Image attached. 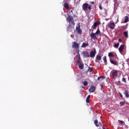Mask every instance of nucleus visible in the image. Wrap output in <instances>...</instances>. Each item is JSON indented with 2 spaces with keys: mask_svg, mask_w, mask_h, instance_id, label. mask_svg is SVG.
<instances>
[{
  "mask_svg": "<svg viewBox=\"0 0 129 129\" xmlns=\"http://www.w3.org/2000/svg\"><path fill=\"white\" fill-rule=\"evenodd\" d=\"M76 31L78 35H81L82 34V29L81 28L80 24L79 23L76 26Z\"/></svg>",
  "mask_w": 129,
  "mask_h": 129,
  "instance_id": "nucleus-1",
  "label": "nucleus"
},
{
  "mask_svg": "<svg viewBox=\"0 0 129 129\" xmlns=\"http://www.w3.org/2000/svg\"><path fill=\"white\" fill-rule=\"evenodd\" d=\"M108 28L111 30H113L115 28V24L113 22H110L108 25Z\"/></svg>",
  "mask_w": 129,
  "mask_h": 129,
  "instance_id": "nucleus-2",
  "label": "nucleus"
},
{
  "mask_svg": "<svg viewBox=\"0 0 129 129\" xmlns=\"http://www.w3.org/2000/svg\"><path fill=\"white\" fill-rule=\"evenodd\" d=\"M96 54V50L94 49V51L93 50L91 51L89 56L91 58H94V57H95Z\"/></svg>",
  "mask_w": 129,
  "mask_h": 129,
  "instance_id": "nucleus-3",
  "label": "nucleus"
},
{
  "mask_svg": "<svg viewBox=\"0 0 129 129\" xmlns=\"http://www.w3.org/2000/svg\"><path fill=\"white\" fill-rule=\"evenodd\" d=\"M118 71H114L112 73V76L111 77V78L112 79H114V78L117 76Z\"/></svg>",
  "mask_w": 129,
  "mask_h": 129,
  "instance_id": "nucleus-4",
  "label": "nucleus"
},
{
  "mask_svg": "<svg viewBox=\"0 0 129 129\" xmlns=\"http://www.w3.org/2000/svg\"><path fill=\"white\" fill-rule=\"evenodd\" d=\"M82 54L84 58H89L90 57L89 53H88V51H83Z\"/></svg>",
  "mask_w": 129,
  "mask_h": 129,
  "instance_id": "nucleus-5",
  "label": "nucleus"
},
{
  "mask_svg": "<svg viewBox=\"0 0 129 129\" xmlns=\"http://www.w3.org/2000/svg\"><path fill=\"white\" fill-rule=\"evenodd\" d=\"M77 63L79 66V68L81 70L83 69V68H84V64H83V63H81V61L80 60H78L77 61Z\"/></svg>",
  "mask_w": 129,
  "mask_h": 129,
  "instance_id": "nucleus-6",
  "label": "nucleus"
},
{
  "mask_svg": "<svg viewBox=\"0 0 129 129\" xmlns=\"http://www.w3.org/2000/svg\"><path fill=\"white\" fill-rule=\"evenodd\" d=\"M72 48H75V49H78V48H79V44L76 42V41H74L73 43Z\"/></svg>",
  "mask_w": 129,
  "mask_h": 129,
  "instance_id": "nucleus-7",
  "label": "nucleus"
},
{
  "mask_svg": "<svg viewBox=\"0 0 129 129\" xmlns=\"http://www.w3.org/2000/svg\"><path fill=\"white\" fill-rule=\"evenodd\" d=\"M88 6H89V5L88 3H84L82 6L83 11H87V9H88Z\"/></svg>",
  "mask_w": 129,
  "mask_h": 129,
  "instance_id": "nucleus-8",
  "label": "nucleus"
},
{
  "mask_svg": "<svg viewBox=\"0 0 129 129\" xmlns=\"http://www.w3.org/2000/svg\"><path fill=\"white\" fill-rule=\"evenodd\" d=\"M95 87L93 86H91V87L89 88V92H94L95 91Z\"/></svg>",
  "mask_w": 129,
  "mask_h": 129,
  "instance_id": "nucleus-9",
  "label": "nucleus"
},
{
  "mask_svg": "<svg viewBox=\"0 0 129 129\" xmlns=\"http://www.w3.org/2000/svg\"><path fill=\"white\" fill-rule=\"evenodd\" d=\"M124 48V45L121 44L120 47L118 48L119 51L120 53H121L123 51V49Z\"/></svg>",
  "mask_w": 129,
  "mask_h": 129,
  "instance_id": "nucleus-10",
  "label": "nucleus"
},
{
  "mask_svg": "<svg viewBox=\"0 0 129 129\" xmlns=\"http://www.w3.org/2000/svg\"><path fill=\"white\" fill-rule=\"evenodd\" d=\"M67 22H69L70 23V22H72L73 21V17H72V16H68L67 19Z\"/></svg>",
  "mask_w": 129,
  "mask_h": 129,
  "instance_id": "nucleus-11",
  "label": "nucleus"
},
{
  "mask_svg": "<svg viewBox=\"0 0 129 129\" xmlns=\"http://www.w3.org/2000/svg\"><path fill=\"white\" fill-rule=\"evenodd\" d=\"M90 37L91 38H94L95 39H97V37L96 36V34L93 32H92L90 34Z\"/></svg>",
  "mask_w": 129,
  "mask_h": 129,
  "instance_id": "nucleus-12",
  "label": "nucleus"
},
{
  "mask_svg": "<svg viewBox=\"0 0 129 129\" xmlns=\"http://www.w3.org/2000/svg\"><path fill=\"white\" fill-rule=\"evenodd\" d=\"M110 63H111V64H113V65H115V66L118 65V62H117L113 60L110 59Z\"/></svg>",
  "mask_w": 129,
  "mask_h": 129,
  "instance_id": "nucleus-13",
  "label": "nucleus"
},
{
  "mask_svg": "<svg viewBox=\"0 0 129 129\" xmlns=\"http://www.w3.org/2000/svg\"><path fill=\"white\" fill-rule=\"evenodd\" d=\"M87 46H89V44L88 43V42H87V43L83 42L81 47L82 48H86V47H87Z\"/></svg>",
  "mask_w": 129,
  "mask_h": 129,
  "instance_id": "nucleus-14",
  "label": "nucleus"
},
{
  "mask_svg": "<svg viewBox=\"0 0 129 129\" xmlns=\"http://www.w3.org/2000/svg\"><path fill=\"white\" fill-rule=\"evenodd\" d=\"M63 7H64V8L67 9V10H68L69 9V5L67 3H64Z\"/></svg>",
  "mask_w": 129,
  "mask_h": 129,
  "instance_id": "nucleus-15",
  "label": "nucleus"
},
{
  "mask_svg": "<svg viewBox=\"0 0 129 129\" xmlns=\"http://www.w3.org/2000/svg\"><path fill=\"white\" fill-rule=\"evenodd\" d=\"M124 94L125 97H126V98H128V97H129L128 91H125V92H124Z\"/></svg>",
  "mask_w": 129,
  "mask_h": 129,
  "instance_id": "nucleus-16",
  "label": "nucleus"
},
{
  "mask_svg": "<svg viewBox=\"0 0 129 129\" xmlns=\"http://www.w3.org/2000/svg\"><path fill=\"white\" fill-rule=\"evenodd\" d=\"M103 60H104L105 65H107V60L106 59V56L103 57Z\"/></svg>",
  "mask_w": 129,
  "mask_h": 129,
  "instance_id": "nucleus-17",
  "label": "nucleus"
},
{
  "mask_svg": "<svg viewBox=\"0 0 129 129\" xmlns=\"http://www.w3.org/2000/svg\"><path fill=\"white\" fill-rule=\"evenodd\" d=\"M96 36L97 37L98 36H101V34H100V30H97L96 33Z\"/></svg>",
  "mask_w": 129,
  "mask_h": 129,
  "instance_id": "nucleus-18",
  "label": "nucleus"
},
{
  "mask_svg": "<svg viewBox=\"0 0 129 129\" xmlns=\"http://www.w3.org/2000/svg\"><path fill=\"white\" fill-rule=\"evenodd\" d=\"M105 79V77L103 76H101L100 77H98L97 78V80H102L103 79Z\"/></svg>",
  "mask_w": 129,
  "mask_h": 129,
  "instance_id": "nucleus-19",
  "label": "nucleus"
},
{
  "mask_svg": "<svg viewBox=\"0 0 129 129\" xmlns=\"http://www.w3.org/2000/svg\"><path fill=\"white\" fill-rule=\"evenodd\" d=\"M123 35L126 38H128V32L127 31L124 32Z\"/></svg>",
  "mask_w": 129,
  "mask_h": 129,
  "instance_id": "nucleus-20",
  "label": "nucleus"
},
{
  "mask_svg": "<svg viewBox=\"0 0 129 129\" xmlns=\"http://www.w3.org/2000/svg\"><path fill=\"white\" fill-rule=\"evenodd\" d=\"M96 60H98V61H101V56L97 55L96 57Z\"/></svg>",
  "mask_w": 129,
  "mask_h": 129,
  "instance_id": "nucleus-21",
  "label": "nucleus"
},
{
  "mask_svg": "<svg viewBox=\"0 0 129 129\" xmlns=\"http://www.w3.org/2000/svg\"><path fill=\"white\" fill-rule=\"evenodd\" d=\"M89 99H90V95H89L87 97V99L86 100L87 103H89L90 102Z\"/></svg>",
  "mask_w": 129,
  "mask_h": 129,
  "instance_id": "nucleus-22",
  "label": "nucleus"
},
{
  "mask_svg": "<svg viewBox=\"0 0 129 129\" xmlns=\"http://www.w3.org/2000/svg\"><path fill=\"white\" fill-rule=\"evenodd\" d=\"M129 20H128V17L127 16H125L124 17V23H127V22H128Z\"/></svg>",
  "mask_w": 129,
  "mask_h": 129,
  "instance_id": "nucleus-23",
  "label": "nucleus"
},
{
  "mask_svg": "<svg viewBox=\"0 0 129 129\" xmlns=\"http://www.w3.org/2000/svg\"><path fill=\"white\" fill-rule=\"evenodd\" d=\"M94 124H95L96 126H99V124H98V121L97 120H95Z\"/></svg>",
  "mask_w": 129,
  "mask_h": 129,
  "instance_id": "nucleus-24",
  "label": "nucleus"
},
{
  "mask_svg": "<svg viewBox=\"0 0 129 129\" xmlns=\"http://www.w3.org/2000/svg\"><path fill=\"white\" fill-rule=\"evenodd\" d=\"M108 56L109 57H114V54L111 52H109Z\"/></svg>",
  "mask_w": 129,
  "mask_h": 129,
  "instance_id": "nucleus-25",
  "label": "nucleus"
},
{
  "mask_svg": "<svg viewBox=\"0 0 129 129\" xmlns=\"http://www.w3.org/2000/svg\"><path fill=\"white\" fill-rule=\"evenodd\" d=\"M83 84L84 85V86H87L88 85V82L87 81H85L83 83Z\"/></svg>",
  "mask_w": 129,
  "mask_h": 129,
  "instance_id": "nucleus-26",
  "label": "nucleus"
},
{
  "mask_svg": "<svg viewBox=\"0 0 129 129\" xmlns=\"http://www.w3.org/2000/svg\"><path fill=\"white\" fill-rule=\"evenodd\" d=\"M118 46H119V43L118 42L117 44H115L114 45V48H118Z\"/></svg>",
  "mask_w": 129,
  "mask_h": 129,
  "instance_id": "nucleus-27",
  "label": "nucleus"
},
{
  "mask_svg": "<svg viewBox=\"0 0 129 129\" xmlns=\"http://www.w3.org/2000/svg\"><path fill=\"white\" fill-rule=\"evenodd\" d=\"M92 72V68L89 67L88 69L87 70V72Z\"/></svg>",
  "mask_w": 129,
  "mask_h": 129,
  "instance_id": "nucleus-28",
  "label": "nucleus"
},
{
  "mask_svg": "<svg viewBox=\"0 0 129 129\" xmlns=\"http://www.w3.org/2000/svg\"><path fill=\"white\" fill-rule=\"evenodd\" d=\"M98 25H99V24H98V22H94L93 25L94 26V27H97V26H98Z\"/></svg>",
  "mask_w": 129,
  "mask_h": 129,
  "instance_id": "nucleus-29",
  "label": "nucleus"
},
{
  "mask_svg": "<svg viewBox=\"0 0 129 129\" xmlns=\"http://www.w3.org/2000/svg\"><path fill=\"white\" fill-rule=\"evenodd\" d=\"M77 56L78 57V61H80V59H81V57H80V54H78L77 55Z\"/></svg>",
  "mask_w": 129,
  "mask_h": 129,
  "instance_id": "nucleus-30",
  "label": "nucleus"
},
{
  "mask_svg": "<svg viewBox=\"0 0 129 129\" xmlns=\"http://www.w3.org/2000/svg\"><path fill=\"white\" fill-rule=\"evenodd\" d=\"M125 103V102H124V101L120 102V104L121 105H124Z\"/></svg>",
  "mask_w": 129,
  "mask_h": 129,
  "instance_id": "nucleus-31",
  "label": "nucleus"
},
{
  "mask_svg": "<svg viewBox=\"0 0 129 129\" xmlns=\"http://www.w3.org/2000/svg\"><path fill=\"white\" fill-rule=\"evenodd\" d=\"M88 9L89 11H91V5L88 6Z\"/></svg>",
  "mask_w": 129,
  "mask_h": 129,
  "instance_id": "nucleus-32",
  "label": "nucleus"
},
{
  "mask_svg": "<svg viewBox=\"0 0 129 129\" xmlns=\"http://www.w3.org/2000/svg\"><path fill=\"white\" fill-rule=\"evenodd\" d=\"M74 30V26H73V27L71 28V30H69L70 32H72V31H73Z\"/></svg>",
  "mask_w": 129,
  "mask_h": 129,
  "instance_id": "nucleus-33",
  "label": "nucleus"
},
{
  "mask_svg": "<svg viewBox=\"0 0 129 129\" xmlns=\"http://www.w3.org/2000/svg\"><path fill=\"white\" fill-rule=\"evenodd\" d=\"M119 122H120L121 124H124V121H121V120H119Z\"/></svg>",
  "mask_w": 129,
  "mask_h": 129,
  "instance_id": "nucleus-34",
  "label": "nucleus"
},
{
  "mask_svg": "<svg viewBox=\"0 0 129 129\" xmlns=\"http://www.w3.org/2000/svg\"><path fill=\"white\" fill-rule=\"evenodd\" d=\"M99 8L100 10H102V6H101V4L99 5Z\"/></svg>",
  "mask_w": 129,
  "mask_h": 129,
  "instance_id": "nucleus-35",
  "label": "nucleus"
},
{
  "mask_svg": "<svg viewBox=\"0 0 129 129\" xmlns=\"http://www.w3.org/2000/svg\"><path fill=\"white\" fill-rule=\"evenodd\" d=\"M92 29H93V30H95V29H96V26H94V25H93L92 26Z\"/></svg>",
  "mask_w": 129,
  "mask_h": 129,
  "instance_id": "nucleus-36",
  "label": "nucleus"
},
{
  "mask_svg": "<svg viewBox=\"0 0 129 129\" xmlns=\"http://www.w3.org/2000/svg\"><path fill=\"white\" fill-rule=\"evenodd\" d=\"M122 81H123V82H126V81L125 80V78H122Z\"/></svg>",
  "mask_w": 129,
  "mask_h": 129,
  "instance_id": "nucleus-37",
  "label": "nucleus"
},
{
  "mask_svg": "<svg viewBox=\"0 0 129 129\" xmlns=\"http://www.w3.org/2000/svg\"><path fill=\"white\" fill-rule=\"evenodd\" d=\"M72 24L73 25V26H75V22H74V20L72 21Z\"/></svg>",
  "mask_w": 129,
  "mask_h": 129,
  "instance_id": "nucleus-38",
  "label": "nucleus"
},
{
  "mask_svg": "<svg viewBox=\"0 0 129 129\" xmlns=\"http://www.w3.org/2000/svg\"><path fill=\"white\" fill-rule=\"evenodd\" d=\"M119 94H120V96L121 97V98H122V94H121V93H119Z\"/></svg>",
  "mask_w": 129,
  "mask_h": 129,
  "instance_id": "nucleus-39",
  "label": "nucleus"
},
{
  "mask_svg": "<svg viewBox=\"0 0 129 129\" xmlns=\"http://www.w3.org/2000/svg\"><path fill=\"white\" fill-rule=\"evenodd\" d=\"M90 4H91L92 5H94V2H90Z\"/></svg>",
  "mask_w": 129,
  "mask_h": 129,
  "instance_id": "nucleus-40",
  "label": "nucleus"
},
{
  "mask_svg": "<svg viewBox=\"0 0 129 129\" xmlns=\"http://www.w3.org/2000/svg\"><path fill=\"white\" fill-rule=\"evenodd\" d=\"M118 42H122L121 39L119 38V39H118Z\"/></svg>",
  "mask_w": 129,
  "mask_h": 129,
  "instance_id": "nucleus-41",
  "label": "nucleus"
},
{
  "mask_svg": "<svg viewBox=\"0 0 129 129\" xmlns=\"http://www.w3.org/2000/svg\"><path fill=\"white\" fill-rule=\"evenodd\" d=\"M100 86H101V88H102L103 87V85L101 84V85H100Z\"/></svg>",
  "mask_w": 129,
  "mask_h": 129,
  "instance_id": "nucleus-42",
  "label": "nucleus"
},
{
  "mask_svg": "<svg viewBox=\"0 0 129 129\" xmlns=\"http://www.w3.org/2000/svg\"><path fill=\"white\" fill-rule=\"evenodd\" d=\"M98 124H99V125H101V122H99V123H98Z\"/></svg>",
  "mask_w": 129,
  "mask_h": 129,
  "instance_id": "nucleus-43",
  "label": "nucleus"
},
{
  "mask_svg": "<svg viewBox=\"0 0 129 129\" xmlns=\"http://www.w3.org/2000/svg\"><path fill=\"white\" fill-rule=\"evenodd\" d=\"M90 31H92V32H93L94 31V29H90Z\"/></svg>",
  "mask_w": 129,
  "mask_h": 129,
  "instance_id": "nucleus-44",
  "label": "nucleus"
},
{
  "mask_svg": "<svg viewBox=\"0 0 129 129\" xmlns=\"http://www.w3.org/2000/svg\"><path fill=\"white\" fill-rule=\"evenodd\" d=\"M70 12H71V13H73V10H71V11H70Z\"/></svg>",
  "mask_w": 129,
  "mask_h": 129,
  "instance_id": "nucleus-45",
  "label": "nucleus"
},
{
  "mask_svg": "<svg viewBox=\"0 0 129 129\" xmlns=\"http://www.w3.org/2000/svg\"><path fill=\"white\" fill-rule=\"evenodd\" d=\"M77 52H78V54H79V50H78L77 51Z\"/></svg>",
  "mask_w": 129,
  "mask_h": 129,
  "instance_id": "nucleus-46",
  "label": "nucleus"
},
{
  "mask_svg": "<svg viewBox=\"0 0 129 129\" xmlns=\"http://www.w3.org/2000/svg\"><path fill=\"white\" fill-rule=\"evenodd\" d=\"M117 22H118V18H117Z\"/></svg>",
  "mask_w": 129,
  "mask_h": 129,
  "instance_id": "nucleus-47",
  "label": "nucleus"
},
{
  "mask_svg": "<svg viewBox=\"0 0 129 129\" xmlns=\"http://www.w3.org/2000/svg\"><path fill=\"white\" fill-rule=\"evenodd\" d=\"M69 28H70V27H69Z\"/></svg>",
  "mask_w": 129,
  "mask_h": 129,
  "instance_id": "nucleus-48",
  "label": "nucleus"
},
{
  "mask_svg": "<svg viewBox=\"0 0 129 129\" xmlns=\"http://www.w3.org/2000/svg\"><path fill=\"white\" fill-rule=\"evenodd\" d=\"M128 121H129V119H128Z\"/></svg>",
  "mask_w": 129,
  "mask_h": 129,
  "instance_id": "nucleus-49",
  "label": "nucleus"
}]
</instances>
